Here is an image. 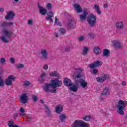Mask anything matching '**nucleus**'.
Here are the masks:
<instances>
[{
  "instance_id": "nucleus-1",
  "label": "nucleus",
  "mask_w": 127,
  "mask_h": 127,
  "mask_svg": "<svg viewBox=\"0 0 127 127\" xmlns=\"http://www.w3.org/2000/svg\"><path fill=\"white\" fill-rule=\"evenodd\" d=\"M62 84V81L59 80L58 78H55L51 80L49 83H45L43 86V89L45 93H57V87H61Z\"/></svg>"
},
{
  "instance_id": "nucleus-2",
  "label": "nucleus",
  "mask_w": 127,
  "mask_h": 127,
  "mask_svg": "<svg viewBox=\"0 0 127 127\" xmlns=\"http://www.w3.org/2000/svg\"><path fill=\"white\" fill-rule=\"evenodd\" d=\"M127 106V101H123L122 100H120L118 101V105L116 106L117 107V113L120 115L124 116L125 115V112H124V110L126 109Z\"/></svg>"
},
{
  "instance_id": "nucleus-3",
  "label": "nucleus",
  "mask_w": 127,
  "mask_h": 127,
  "mask_svg": "<svg viewBox=\"0 0 127 127\" xmlns=\"http://www.w3.org/2000/svg\"><path fill=\"white\" fill-rule=\"evenodd\" d=\"M103 65V62L100 61H97L94 62L93 63L90 64L88 65V67L90 68V69H93L92 73L94 75H97L98 74V70L97 69L94 68H97L98 67H100V66H102Z\"/></svg>"
},
{
  "instance_id": "nucleus-4",
  "label": "nucleus",
  "mask_w": 127,
  "mask_h": 127,
  "mask_svg": "<svg viewBox=\"0 0 127 127\" xmlns=\"http://www.w3.org/2000/svg\"><path fill=\"white\" fill-rule=\"evenodd\" d=\"M87 21L90 27H95L96 23H97V17L94 14H90L88 17H87Z\"/></svg>"
},
{
  "instance_id": "nucleus-5",
  "label": "nucleus",
  "mask_w": 127,
  "mask_h": 127,
  "mask_svg": "<svg viewBox=\"0 0 127 127\" xmlns=\"http://www.w3.org/2000/svg\"><path fill=\"white\" fill-rule=\"evenodd\" d=\"M13 34V33L10 31H8L6 29H4L3 30V36H2L1 39L3 42H5V43H8V40H7L6 38H10L12 36V35Z\"/></svg>"
},
{
  "instance_id": "nucleus-6",
  "label": "nucleus",
  "mask_w": 127,
  "mask_h": 127,
  "mask_svg": "<svg viewBox=\"0 0 127 127\" xmlns=\"http://www.w3.org/2000/svg\"><path fill=\"white\" fill-rule=\"evenodd\" d=\"M71 127H89V125L84 121L80 120H76L71 124Z\"/></svg>"
},
{
  "instance_id": "nucleus-7",
  "label": "nucleus",
  "mask_w": 127,
  "mask_h": 127,
  "mask_svg": "<svg viewBox=\"0 0 127 127\" xmlns=\"http://www.w3.org/2000/svg\"><path fill=\"white\" fill-rule=\"evenodd\" d=\"M15 79H16V77L14 75H10L5 80V83L7 86H11V85H12V81H15Z\"/></svg>"
},
{
  "instance_id": "nucleus-8",
  "label": "nucleus",
  "mask_w": 127,
  "mask_h": 127,
  "mask_svg": "<svg viewBox=\"0 0 127 127\" xmlns=\"http://www.w3.org/2000/svg\"><path fill=\"white\" fill-rule=\"evenodd\" d=\"M96 79L99 83H104L105 81L110 79V76L109 74H104L103 76L98 77Z\"/></svg>"
},
{
  "instance_id": "nucleus-9",
  "label": "nucleus",
  "mask_w": 127,
  "mask_h": 127,
  "mask_svg": "<svg viewBox=\"0 0 127 127\" xmlns=\"http://www.w3.org/2000/svg\"><path fill=\"white\" fill-rule=\"evenodd\" d=\"M15 14L13 12V11H10L7 13V15L4 17L5 19L7 20H11L13 19Z\"/></svg>"
},
{
  "instance_id": "nucleus-10",
  "label": "nucleus",
  "mask_w": 127,
  "mask_h": 127,
  "mask_svg": "<svg viewBox=\"0 0 127 127\" xmlns=\"http://www.w3.org/2000/svg\"><path fill=\"white\" fill-rule=\"evenodd\" d=\"M64 85L66 86V87H72L73 83L72 82V80L69 79L68 77L64 78Z\"/></svg>"
},
{
  "instance_id": "nucleus-11",
  "label": "nucleus",
  "mask_w": 127,
  "mask_h": 127,
  "mask_svg": "<svg viewBox=\"0 0 127 127\" xmlns=\"http://www.w3.org/2000/svg\"><path fill=\"white\" fill-rule=\"evenodd\" d=\"M77 83L79 85V84H80L81 87L82 88H83V89H85V88H87L88 87V82H86V80L83 79H80L79 80H76Z\"/></svg>"
},
{
  "instance_id": "nucleus-12",
  "label": "nucleus",
  "mask_w": 127,
  "mask_h": 127,
  "mask_svg": "<svg viewBox=\"0 0 127 127\" xmlns=\"http://www.w3.org/2000/svg\"><path fill=\"white\" fill-rule=\"evenodd\" d=\"M67 26L68 30L74 29V28H76V22L71 19L68 22Z\"/></svg>"
},
{
  "instance_id": "nucleus-13",
  "label": "nucleus",
  "mask_w": 127,
  "mask_h": 127,
  "mask_svg": "<svg viewBox=\"0 0 127 127\" xmlns=\"http://www.w3.org/2000/svg\"><path fill=\"white\" fill-rule=\"evenodd\" d=\"M72 5L74 9L76 10L77 13H81V12H83V9H82V7H81L79 3H74Z\"/></svg>"
},
{
  "instance_id": "nucleus-14",
  "label": "nucleus",
  "mask_w": 127,
  "mask_h": 127,
  "mask_svg": "<svg viewBox=\"0 0 127 127\" xmlns=\"http://www.w3.org/2000/svg\"><path fill=\"white\" fill-rule=\"evenodd\" d=\"M14 24V23L13 22H6L4 21L0 23V27H2L4 28V27H8L9 26H12Z\"/></svg>"
},
{
  "instance_id": "nucleus-15",
  "label": "nucleus",
  "mask_w": 127,
  "mask_h": 127,
  "mask_svg": "<svg viewBox=\"0 0 127 127\" xmlns=\"http://www.w3.org/2000/svg\"><path fill=\"white\" fill-rule=\"evenodd\" d=\"M79 84H78V82H77V80H75V84H73L72 86H70V87L69 88V90L72 92H77Z\"/></svg>"
},
{
  "instance_id": "nucleus-16",
  "label": "nucleus",
  "mask_w": 127,
  "mask_h": 127,
  "mask_svg": "<svg viewBox=\"0 0 127 127\" xmlns=\"http://www.w3.org/2000/svg\"><path fill=\"white\" fill-rule=\"evenodd\" d=\"M47 74L45 72H43L41 74L40 77L38 79L39 83L41 84H44V83H45V76Z\"/></svg>"
},
{
  "instance_id": "nucleus-17",
  "label": "nucleus",
  "mask_w": 127,
  "mask_h": 127,
  "mask_svg": "<svg viewBox=\"0 0 127 127\" xmlns=\"http://www.w3.org/2000/svg\"><path fill=\"white\" fill-rule=\"evenodd\" d=\"M113 43L114 47L116 49H121V48L123 47V44L118 41H114Z\"/></svg>"
},
{
  "instance_id": "nucleus-18",
  "label": "nucleus",
  "mask_w": 127,
  "mask_h": 127,
  "mask_svg": "<svg viewBox=\"0 0 127 127\" xmlns=\"http://www.w3.org/2000/svg\"><path fill=\"white\" fill-rule=\"evenodd\" d=\"M21 102L23 104L27 103V94L24 93L20 97Z\"/></svg>"
},
{
  "instance_id": "nucleus-19",
  "label": "nucleus",
  "mask_w": 127,
  "mask_h": 127,
  "mask_svg": "<svg viewBox=\"0 0 127 127\" xmlns=\"http://www.w3.org/2000/svg\"><path fill=\"white\" fill-rule=\"evenodd\" d=\"M47 11V9L44 8V7H40V9H39V12L41 15H46Z\"/></svg>"
},
{
  "instance_id": "nucleus-20",
  "label": "nucleus",
  "mask_w": 127,
  "mask_h": 127,
  "mask_svg": "<svg viewBox=\"0 0 127 127\" xmlns=\"http://www.w3.org/2000/svg\"><path fill=\"white\" fill-rule=\"evenodd\" d=\"M72 78L75 81L76 79H80V78H82V73L79 72H74L72 75Z\"/></svg>"
},
{
  "instance_id": "nucleus-21",
  "label": "nucleus",
  "mask_w": 127,
  "mask_h": 127,
  "mask_svg": "<svg viewBox=\"0 0 127 127\" xmlns=\"http://www.w3.org/2000/svg\"><path fill=\"white\" fill-rule=\"evenodd\" d=\"M41 54H42V58L45 60H47L48 58V54L46 50H42L41 51Z\"/></svg>"
},
{
  "instance_id": "nucleus-22",
  "label": "nucleus",
  "mask_w": 127,
  "mask_h": 127,
  "mask_svg": "<svg viewBox=\"0 0 127 127\" xmlns=\"http://www.w3.org/2000/svg\"><path fill=\"white\" fill-rule=\"evenodd\" d=\"M63 111V106L62 105L59 104L56 108V112L59 115H61V113Z\"/></svg>"
},
{
  "instance_id": "nucleus-23",
  "label": "nucleus",
  "mask_w": 127,
  "mask_h": 127,
  "mask_svg": "<svg viewBox=\"0 0 127 127\" xmlns=\"http://www.w3.org/2000/svg\"><path fill=\"white\" fill-rule=\"evenodd\" d=\"M50 76L51 77H56L57 78H58V79H60L61 78V75H60L58 73V71H57V70H55L53 72H51L50 73Z\"/></svg>"
},
{
  "instance_id": "nucleus-24",
  "label": "nucleus",
  "mask_w": 127,
  "mask_h": 127,
  "mask_svg": "<svg viewBox=\"0 0 127 127\" xmlns=\"http://www.w3.org/2000/svg\"><path fill=\"white\" fill-rule=\"evenodd\" d=\"M45 107V114L46 115L48 116V117H51V113H52V111H51V110H50V109H49V107H48V106L46 105H44Z\"/></svg>"
},
{
  "instance_id": "nucleus-25",
  "label": "nucleus",
  "mask_w": 127,
  "mask_h": 127,
  "mask_svg": "<svg viewBox=\"0 0 127 127\" xmlns=\"http://www.w3.org/2000/svg\"><path fill=\"white\" fill-rule=\"evenodd\" d=\"M102 96H109L110 95V91L109 90V88L105 87L101 94Z\"/></svg>"
},
{
  "instance_id": "nucleus-26",
  "label": "nucleus",
  "mask_w": 127,
  "mask_h": 127,
  "mask_svg": "<svg viewBox=\"0 0 127 127\" xmlns=\"http://www.w3.org/2000/svg\"><path fill=\"white\" fill-rule=\"evenodd\" d=\"M111 52L108 49H104L103 51V56L105 57H109Z\"/></svg>"
},
{
  "instance_id": "nucleus-27",
  "label": "nucleus",
  "mask_w": 127,
  "mask_h": 127,
  "mask_svg": "<svg viewBox=\"0 0 127 127\" xmlns=\"http://www.w3.org/2000/svg\"><path fill=\"white\" fill-rule=\"evenodd\" d=\"M59 119L61 121V123H65V120L67 119L65 114H61L59 116Z\"/></svg>"
},
{
  "instance_id": "nucleus-28",
  "label": "nucleus",
  "mask_w": 127,
  "mask_h": 127,
  "mask_svg": "<svg viewBox=\"0 0 127 127\" xmlns=\"http://www.w3.org/2000/svg\"><path fill=\"white\" fill-rule=\"evenodd\" d=\"M87 15H88V12L86 10H84L83 11V14L79 15L80 19L81 20H85V19H86V17H87Z\"/></svg>"
},
{
  "instance_id": "nucleus-29",
  "label": "nucleus",
  "mask_w": 127,
  "mask_h": 127,
  "mask_svg": "<svg viewBox=\"0 0 127 127\" xmlns=\"http://www.w3.org/2000/svg\"><path fill=\"white\" fill-rule=\"evenodd\" d=\"M116 27L117 29H123L124 28V22H120L116 23Z\"/></svg>"
},
{
  "instance_id": "nucleus-30",
  "label": "nucleus",
  "mask_w": 127,
  "mask_h": 127,
  "mask_svg": "<svg viewBox=\"0 0 127 127\" xmlns=\"http://www.w3.org/2000/svg\"><path fill=\"white\" fill-rule=\"evenodd\" d=\"M93 51L96 55H99V54H101V49H100V47L98 46L94 47Z\"/></svg>"
},
{
  "instance_id": "nucleus-31",
  "label": "nucleus",
  "mask_w": 127,
  "mask_h": 127,
  "mask_svg": "<svg viewBox=\"0 0 127 127\" xmlns=\"http://www.w3.org/2000/svg\"><path fill=\"white\" fill-rule=\"evenodd\" d=\"M7 125L9 127H19V126L11 121H8L7 122Z\"/></svg>"
},
{
  "instance_id": "nucleus-32",
  "label": "nucleus",
  "mask_w": 127,
  "mask_h": 127,
  "mask_svg": "<svg viewBox=\"0 0 127 127\" xmlns=\"http://www.w3.org/2000/svg\"><path fill=\"white\" fill-rule=\"evenodd\" d=\"M94 7H95V10L96 11V12H97L98 14H99V15H101V14H102V11L100 9V7H99V5H98L97 4H95Z\"/></svg>"
},
{
  "instance_id": "nucleus-33",
  "label": "nucleus",
  "mask_w": 127,
  "mask_h": 127,
  "mask_svg": "<svg viewBox=\"0 0 127 127\" xmlns=\"http://www.w3.org/2000/svg\"><path fill=\"white\" fill-rule=\"evenodd\" d=\"M48 16L46 17L45 18L46 19H51V17H53L54 15V13L52 12V11H49L47 13Z\"/></svg>"
},
{
  "instance_id": "nucleus-34",
  "label": "nucleus",
  "mask_w": 127,
  "mask_h": 127,
  "mask_svg": "<svg viewBox=\"0 0 127 127\" xmlns=\"http://www.w3.org/2000/svg\"><path fill=\"white\" fill-rule=\"evenodd\" d=\"M89 49L87 47H84L83 50V55L85 56L88 54L89 52Z\"/></svg>"
},
{
  "instance_id": "nucleus-35",
  "label": "nucleus",
  "mask_w": 127,
  "mask_h": 127,
  "mask_svg": "<svg viewBox=\"0 0 127 127\" xmlns=\"http://www.w3.org/2000/svg\"><path fill=\"white\" fill-rule=\"evenodd\" d=\"M32 100L34 103H36L38 101V97L37 95H33L32 97Z\"/></svg>"
},
{
  "instance_id": "nucleus-36",
  "label": "nucleus",
  "mask_w": 127,
  "mask_h": 127,
  "mask_svg": "<svg viewBox=\"0 0 127 127\" xmlns=\"http://www.w3.org/2000/svg\"><path fill=\"white\" fill-rule=\"evenodd\" d=\"M24 67V64H19L15 65V67L16 68V69H21V68H23Z\"/></svg>"
},
{
  "instance_id": "nucleus-37",
  "label": "nucleus",
  "mask_w": 127,
  "mask_h": 127,
  "mask_svg": "<svg viewBox=\"0 0 127 127\" xmlns=\"http://www.w3.org/2000/svg\"><path fill=\"white\" fill-rule=\"evenodd\" d=\"M83 120L86 122H90L91 121V116H86L83 118Z\"/></svg>"
},
{
  "instance_id": "nucleus-38",
  "label": "nucleus",
  "mask_w": 127,
  "mask_h": 127,
  "mask_svg": "<svg viewBox=\"0 0 127 127\" xmlns=\"http://www.w3.org/2000/svg\"><path fill=\"white\" fill-rule=\"evenodd\" d=\"M60 32L61 33V34L64 35V34L66 33V30L63 28H61L60 29Z\"/></svg>"
},
{
  "instance_id": "nucleus-39",
  "label": "nucleus",
  "mask_w": 127,
  "mask_h": 127,
  "mask_svg": "<svg viewBox=\"0 0 127 127\" xmlns=\"http://www.w3.org/2000/svg\"><path fill=\"white\" fill-rule=\"evenodd\" d=\"M19 111L20 112V113H19L20 116H23V114H24L25 113V110H24V109L23 108H20Z\"/></svg>"
},
{
  "instance_id": "nucleus-40",
  "label": "nucleus",
  "mask_w": 127,
  "mask_h": 127,
  "mask_svg": "<svg viewBox=\"0 0 127 127\" xmlns=\"http://www.w3.org/2000/svg\"><path fill=\"white\" fill-rule=\"evenodd\" d=\"M4 86V81L0 76V87H3Z\"/></svg>"
},
{
  "instance_id": "nucleus-41",
  "label": "nucleus",
  "mask_w": 127,
  "mask_h": 127,
  "mask_svg": "<svg viewBox=\"0 0 127 127\" xmlns=\"http://www.w3.org/2000/svg\"><path fill=\"white\" fill-rule=\"evenodd\" d=\"M46 8H47L48 10H50L52 8V4L51 3H48L46 5Z\"/></svg>"
},
{
  "instance_id": "nucleus-42",
  "label": "nucleus",
  "mask_w": 127,
  "mask_h": 127,
  "mask_svg": "<svg viewBox=\"0 0 127 127\" xmlns=\"http://www.w3.org/2000/svg\"><path fill=\"white\" fill-rule=\"evenodd\" d=\"M5 59H4V58H1L0 59V63L1 64H3V63H5Z\"/></svg>"
},
{
  "instance_id": "nucleus-43",
  "label": "nucleus",
  "mask_w": 127,
  "mask_h": 127,
  "mask_svg": "<svg viewBox=\"0 0 127 127\" xmlns=\"http://www.w3.org/2000/svg\"><path fill=\"white\" fill-rule=\"evenodd\" d=\"M30 85V82H29L28 81H25L23 84V86H29Z\"/></svg>"
},
{
  "instance_id": "nucleus-44",
  "label": "nucleus",
  "mask_w": 127,
  "mask_h": 127,
  "mask_svg": "<svg viewBox=\"0 0 127 127\" xmlns=\"http://www.w3.org/2000/svg\"><path fill=\"white\" fill-rule=\"evenodd\" d=\"M10 61L12 64H14L15 62V59L14 58H11L10 59Z\"/></svg>"
},
{
  "instance_id": "nucleus-45",
  "label": "nucleus",
  "mask_w": 127,
  "mask_h": 127,
  "mask_svg": "<svg viewBox=\"0 0 127 127\" xmlns=\"http://www.w3.org/2000/svg\"><path fill=\"white\" fill-rule=\"evenodd\" d=\"M88 34H89L91 39H94V38H95V35H94L92 33H89Z\"/></svg>"
},
{
  "instance_id": "nucleus-46",
  "label": "nucleus",
  "mask_w": 127,
  "mask_h": 127,
  "mask_svg": "<svg viewBox=\"0 0 127 127\" xmlns=\"http://www.w3.org/2000/svg\"><path fill=\"white\" fill-rule=\"evenodd\" d=\"M58 20V18H57V17H56L55 21V23H57V25H61V23H60V22H57Z\"/></svg>"
},
{
  "instance_id": "nucleus-47",
  "label": "nucleus",
  "mask_w": 127,
  "mask_h": 127,
  "mask_svg": "<svg viewBox=\"0 0 127 127\" xmlns=\"http://www.w3.org/2000/svg\"><path fill=\"white\" fill-rule=\"evenodd\" d=\"M123 67H124V68H127V62H124L122 64Z\"/></svg>"
},
{
  "instance_id": "nucleus-48",
  "label": "nucleus",
  "mask_w": 127,
  "mask_h": 127,
  "mask_svg": "<svg viewBox=\"0 0 127 127\" xmlns=\"http://www.w3.org/2000/svg\"><path fill=\"white\" fill-rule=\"evenodd\" d=\"M28 24H29V25H32L33 24V21H32V20L29 19L28 20Z\"/></svg>"
},
{
  "instance_id": "nucleus-49",
  "label": "nucleus",
  "mask_w": 127,
  "mask_h": 127,
  "mask_svg": "<svg viewBox=\"0 0 127 127\" xmlns=\"http://www.w3.org/2000/svg\"><path fill=\"white\" fill-rule=\"evenodd\" d=\"M26 120H27V121H31V120H32V118H31V117H30L29 116H27L26 117Z\"/></svg>"
},
{
  "instance_id": "nucleus-50",
  "label": "nucleus",
  "mask_w": 127,
  "mask_h": 127,
  "mask_svg": "<svg viewBox=\"0 0 127 127\" xmlns=\"http://www.w3.org/2000/svg\"><path fill=\"white\" fill-rule=\"evenodd\" d=\"M84 40V37L80 36L78 38V41H83Z\"/></svg>"
},
{
  "instance_id": "nucleus-51",
  "label": "nucleus",
  "mask_w": 127,
  "mask_h": 127,
  "mask_svg": "<svg viewBox=\"0 0 127 127\" xmlns=\"http://www.w3.org/2000/svg\"><path fill=\"white\" fill-rule=\"evenodd\" d=\"M44 70H47L48 69V65L45 64L43 67Z\"/></svg>"
},
{
  "instance_id": "nucleus-52",
  "label": "nucleus",
  "mask_w": 127,
  "mask_h": 127,
  "mask_svg": "<svg viewBox=\"0 0 127 127\" xmlns=\"http://www.w3.org/2000/svg\"><path fill=\"white\" fill-rule=\"evenodd\" d=\"M70 50V47H67L65 49V52H69Z\"/></svg>"
},
{
  "instance_id": "nucleus-53",
  "label": "nucleus",
  "mask_w": 127,
  "mask_h": 127,
  "mask_svg": "<svg viewBox=\"0 0 127 127\" xmlns=\"http://www.w3.org/2000/svg\"><path fill=\"white\" fill-rule=\"evenodd\" d=\"M18 116V114L17 113H15L13 115V118L14 119H16L17 117Z\"/></svg>"
},
{
  "instance_id": "nucleus-54",
  "label": "nucleus",
  "mask_w": 127,
  "mask_h": 127,
  "mask_svg": "<svg viewBox=\"0 0 127 127\" xmlns=\"http://www.w3.org/2000/svg\"><path fill=\"white\" fill-rule=\"evenodd\" d=\"M4 11V8L3 7H0V12H3Z\"/></svg>"
},
{
  "instance_id": "nucleus-55",
  "label": "nucleus",
  "mask_w": 127,
  "mask_h": 127,
  "mask_svg": "<svg viewBox=\"0 0 127 127\" xmlns=\"http://www.w3.org/2000/svg\"><path fill=\"white\" fill-rule=\"evenodd\" d=\"M122 86H126V85H127V82L123 81L122 82Z\"/></svg>"
},
{
  "instance_id": "nucleus-56",
  "label": "nucleus",
  "mask_w": 127,
  "mask_h": 127,
  "mask_svg": "<svg viewBox=\"0 0 127 127\" xmlns=\"http://www.w3.org/2000/svg\"><path fill=\"white\" fill-rule=\"evenodd\" d=\"M100 102H102V101H105V98H99Z\"/></svg>"
},
{
  "instance_id": "nucleus-57",
  "label": "nucleus",
  "mask_w": 127,
  "mask_h": 127,
  "mask_svg": "<svg viewBox=\"0 0 127 127\" xmlns=\"http://www.w3.org/2000/svg\"><path fill=\"white\" fill-rule=\"evenodd\" d=\"M103 6H104V7L105 8H107V7H108V4L105 3V4H104Z\"/></svg>"
},
{
  "instance_id": "nucleus-58",
  "label": "nucleus",
  "mask_w": 127,
  "mask_h": 127,
  "mask_svg": "<svg viewBox=\"0 0 127 127\" xmlns=\"http://www.w3.org/2000/svg\"><path fill=\"white\" fill-rule=\"evenodd\" d=\"M38 7L39 9H40V7H43V6H40L39 2H38Z\"/></svg>"
},
{
  "instance_id": "nucleus-59",
  "label": "nucleus",
  "mask_w": 127,
  "mask_h": 127,
  "mask_svg": "<svg viewBox=\"0 0 127 127\" xmlns=\"http://www.w3.org/2000/svg\"><path fill=\"white\" fill-rule=\"evenodd\" d=\"M75 70L76 71H82V69L80 68H75Z\"/></svg>"
},
{
  "instance_id": "nucleus-60",
  "label": "nucleus",
  "mask_w": 127,
  "mask_h": 127,
  "mask_svg": "<svg viewBox=\"0 0 127 127\" xmlns=\"http://www.w3.org/2000/svg\"><path fill=\"white\" fill-rule=\"evenodd\" d=\"M55 36L56 38L58 37V33H55Z\"/></svg>"
},
{
  "instance_id": "nucleus-61",
  "label": "nucleus",
  "mask_w": 127,
  "mask_h": 127,
  "mask_svg": "<svg viewBox=\"0 0 127 127\" xmlns=\"http://www.w3.org/2000/svg\"><path fill=\"white\" fill-rule=\"evenodd\" d=\"M40 103H41V104H44V101H43V100L41 99L40 100Z\"/></svg>"
},
{
  "instance_id": "nucleus-62",
  "label": "nucleus",
  "mask_w": 127,
  "mask_h": 127,
  "mask_svg": "<svg viewBox=\"0 0 127 127\" xmlns=\"http://www.w3.org/2000/svg\"><path fill=\"white\" fill-rule=\"evenodd\" d=\"M50 21H51V22H53V19H52V18H51V19H50Z\"/></svg>"
},
{
  "instance_id": "nucleus-63",
  "label": "nucleus",
  "mask_w": 127,
  "mask_h": 127,
  "mask_svg": "<svg viewBox=\"0 0 127 127\" xmlns=\"http://www.w3.org/2000/svg\"><path fill=\"white\" fill-rule=\"evenodd\" d=\"M14 1H15L16 2H17L19 0H13Z\"/></svg>"
},
{
  "instance_id": "nucleus-64",
  "label": "nucleus",
  "mask_w": 127,
  "mask_h": 127,
  "mask_svg": "<svg viewBox=\"0 0 127 127\" xmlns=\"http://www.w3.org/2000/svg\"><path fill=\"white\" fill-rule=\"evenodd\" d=\"M124 119H127V116H125V117H124Z\"/></svg>"
}]
</instances>
